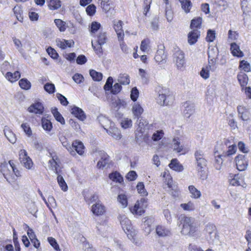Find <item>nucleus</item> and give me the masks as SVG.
<instances>
[{
	"label": "nucleus",
	"instance_id": "obj_1",
	"mask_svg": "<svg viewBox=\"0 0 251 251\" xmlns=\"http://www.w3.org/2000/svg\"><path fill=\"white\" fill-rule=\"evenodd\" d=\"M98 120L107 133L113 138L119 140L122 138V136L119 129L115 127L114 124L111 123L109 119L104 116H100Z\"/></svg>",
	"mask_w": 251,
	"mask_h": 251
},
{
	"label": "nucleus",
	"instance_id": "obj_2",
	"mask_svg": "<svg viewBox=\"0 0 251 251\" xmlns=\"http://www.w3.org/2000/svg\"><path fill=\"white\" fill-rule=\"evenodd\" d=\"M197 225L193 218L185 217L183 220V226L181 231L182 234L194 236L197 230Z\"/></svg>",
	"mask_w": 251,
	"mask_h": 251
},
{
	"label": "nucleus",
	"instance_id": "obj_3",
	"mask_svg": "<svg viewBox=\"0 0 251 251\" xmlns=\"http://www.w3.org/2000/svg\"><path fill=\"white\" fill-rule=\"evenodd\" d=\"M157 102L161 105H168L173 103L174 97L169 89L165 87L159 88L158 91Z\"/></svg>",
	"mask_w": 251,
	"mask_h": 251
},
{
	"label": "nucleus",
	"instance_id": "obj_4",
	"mask_svg": "<svg viewBox=\"0 0 251 251\" xmlns=\"http://www.w3.org/2000/svg\"><path fill=\"white\" fill-rule=\"evenodd\" d=\"M164 178V185H167L168 190L167 191L173 197H176L178 195V189L176 183H174L172 176L169 173L164 172L163 174Z\"/></svg>",
	"mask_w": 251,
	"mask_h": 251
},
{
	"label": "nucleus",
	"instance_id": "obj_5",
	"mask_svg": "<svg viewBox=\"0 0 251 251\" xmlns=\"http://www.w3.org/2000/svg\"><path fill=\"white\" fill-rule=\"evenodd\" d=\"M147 206V199L145 198H142L136 201L133 207L130 208V210L132 214L141 216L145 212V209Z\"/></svg>",
	"mask_w": 251,
	"mask_h": 251
},
{
	"label": "nucleus",
	"instance_id": "obj_6",
	"mask_svg": "<svg viewBox=\"0 0 251 251\" xmlns=\"http://www.w3.org/2000/svg\"><path fill=\"white\" fill-rule=\"evenodd\" d=\"M173 61L177 68L179 70H181L185 65L184 53L178 48H176L174 49Z\"/></svg>",
	"mask_w": 251,
	"mask_h": 251
},
{
	"label": "nucleus",
	"instance_id": "obj_7",
	"mask_svg": "<svg viewBox=\"0 0 251 251\" xmlns=\"http://www.w3.org/2000/svg\"><path fill=\"white\" fill-rule=\"evenodd\" d=\"M119 219L121 226L125 233L127 234L128 236L130 235L131 237H133L136 234V233L131 225L130 221L125 216H120Z\"/></svg>",
	"mask_w": 251,
	"mask_h": 251
},
{
	"label": "nucleus",
	"instance_id": "obj_8",
	"mask_svg": "<svg viewBox=\"0 0 251 251\" xmlns=\"http://www.w3.org/2000/svg\"><path fill=\"white\" fill-rule=\"evenodd\" d=\"M235 161L237 166V169L240 171H244L248 165V160L246 155L239 154L237 155Z\"/></svg>",
	"mask_w": 251,
	"mask_h": 251
},
{
	"label": "nucleus",
	"instance_id": "obj_9",
	"mask_svg": "<svg viewBox=\"0 0 251 251\" xmlns=\"http://www.w3.org/2000/svg\"><path fill=\"white\" fill-rule=\"evenodd\" d=\"M196 169L198 171V175L202 179L206 178V173L204 171L205 167L206 165V160L205 158L200 160H196Z\"/></svg>",
	"mask_w": 251,
	"mask_h": 251
},
{
	"label": "nucleus",
	"instance_id": "obj_10",
	"mask_svg": "<svg viewBox=\"0 0 251 251\" xmlns=\"http://www.w3.org/2000/svg\"><path fill=\"white\" fill-rule=\"evenodd\" d=\"M164 47L161 46V48L157 50L154 56V60L158 64L163 65L167 61V55L165 53Z\"/></svg>",
	"mask_w": 251,
	"mask_h": 251
},
{
	"label": "nucleus",
	"instance_id": "obj_11",
	"mask_svg": "<svg viewBox=\"0 0 251 251\" xmlns=\"http://www.w3.org/2000/svg\"><path fill=\"white\" fill-rule=\"evenodd\" d=\"M219 54V50L216 47L208 48V63L209 64L214 65L216 62V59Z\"/></svg>",
	"mask_w": 251,
	"mask_h": 251
},
{
	"label": "nucleus",
	"instance_id": "obj_12",
	"mask_svg": "<svg viewBox=\"0 0 251 251\" xmlns=\"http://www.w3.org/2000/svg\"><path fill=\"white\" fill-rule=\"evenodd\" d=\"M123 22L121 20L114 21L113 22L114 28L117 33L119 41H123L124 39V33L122 26Z\"/></svg>",
	"mask_w": 251,
	"mask_h": 251
},
{
	"label": "nucleus",
	"instance_id": "obj_13",
	"mask_svg": "<svg viewBox=\"0 0 251 251\" xmlns=\"http://www.w3.org/2000/svg\"><path fill=\"white\" fill-rule=\"evenodd\" d=\"M132 113L134 118L139 119L144 112V109L138 102H135L132 105Z\"/></svg>",
	"mask_w": 251,
	"mask_h": 251
},
{
	"label": "nucleus",
	"instance_id": "obj_14",
	"mask_svg": "<svg viewBox=\"0 0 251 251\" xmlns=\"http://www.w3.org/2000/svg\"><path fill=\"white\" fill-rule=\"evenodd\" d=\"M183 106L184 107L183 113L184 117L187 118H189L195 111L194 104L186 101L183 104Z\"/></svg>",
	"mask_w": 251,
	"mask_h": 251
},
{
	"label": "nucleus",
	"instance_id": "obj_15",
	"mask_svg": "<svg viewBox=\"0 0 251 251\" xmlns=\"http://www.w3.org/2000/svg\"><path fill=\"white\" fill-rule=\"evenodd\" d=\"M71 113L80 121H84L86 119V115L82 109L76 106H73L71 108Z\"/></svg>",
	"mask_w": 251,
	"mask_h": 251
},
{
	"label": "nucleus",
	"instance_id": "obj_16",
	"mask_svg": "<svg viewBox=\"0 0 251 251\" xmlns=\"http://www.w3.org/2000/svg\"><path fill=\"white\" fill-rule=\"evenodd\" d=\"M200 36V32L197 29H193L188 34V42L191 45H194Z\"/></svg>",
	"mask_w": 251,
	"mask_h": 251
},
{
	"label": "nucleus",
	"instance_id": "obj_17",
	"mask_svg": "<svg viewBox=\"0 0 251 251\" xmlns=\"http://www.w3.org/2000/svg\"><path fill=\"white\" fill-rule=\"evenodd\" d=\"M92 212L97 216L101 215L105 211V207L99 201L92 206Z\"/></svg>",
	"mask_w": 251,
	"mask_h": 251
},
{
	"label": "nucleus",
	"instance_id": "obj_18",
	"mask_svg": "<svg viewBox=\"0 0 251 251\" xmlns=\"http://www.w3.org/2000/svg\"><path fill=\"white\" fill-rule=\"evenodd\" d=\"M44 109L43 105L41 103L36 102L29 107L28 110L30 113L42 114L43 113Z\"/></svg>",
	"mask_w": 251,
	"mask_h": 251
},
{
	"label": "nucleus",
	"instance_id": "obj_19",
	"mask_svg": "<svg viewBox=\"0 0 251 251\" xmlns=\"http://www.w3.org/2000/svg\"><path fill=\"white\" fill-rule=\"evenodd\" d=\"M99 154L100 159L97 163V166L99 168H102L105 166L108 161V155L104 151H100Z\"/></svg>",
	"mask_w": 251,
	"mask_h": 251
},
{
	"label": "nucleus",
	"instance_id": "obj_20",
	"mask_svg": "<svg viewBox=\"0 0 251 251\" xmlns=\"http://www.w3.org/2000/svg\"><path fill=\"white\" fill-rule=\"evenodd\" d=\"M156 234L159 237H165L171 235V232L169 229L162 226H158L156 227Z\"/></svg>",
	"mask_w": 251,
	"mask_h": 251
},
{
	"label": "nucleus",
	"instance_id": "obj_21",
	"mask_svg": "<svg viewBox=\"0 0 251 251\" xmlns=\"http://www.w3.org/2000/svg\"><path fill=\"white\" fill-rule=\"evenodd\" d=\"M71 151L75 150V151L79 155H82L84 152V145L81 142L75 141L74 142L71 146Z\"/></svg>",
	"mask_w": 251,
	"mask_h": 251
},
{
	"label": "nucleus",
	"instance_id": "obj_22",
	"mask_svg": "<svg viewBox=\"0 0 251 251\" xmlns=\"http://www.w3.org/2000/svg\"><path fill=\"white\" fill-rule=\"evenodd\" d=\"M93 37L96 38V43H99V45H104L107 39L106 32L102 30H100Z\"/></svg>",
	"mask_w": 251,
	"mask_h": 251
},
{
	"label": "nucleus",
	"instance_id": "obj_23",
	"mask_svg": "<svg viewBox=\"0 0 251 251\" xmlns=\"http://www.w3.org/2000/svg\"><path fill=\"white\" fill-rule=\"evenodd\" d=\"M172 146L174 151L177 153L182 152L184 151V146L181 144L180 139L178 138L173 139Z\"/></svg>",
	"mask_w": 251,
	"mask_h": 251
},
{
	"label": "nucleus",
	"instance_id": "obj_24",
	"mask_svg": "<svg viewBox=\"0 0 251 251\" xmlns=\"http://www.w3.org/2000/svg\"><path fill=\"white\" fill-rule=\"evenodd\" d=\"M57 46L62 49H65L67 47H71L72 43L74 44V42L72 40H66L65 39H57L56 41Z\"/></svg>",
	"mask_w": 251,
	"mask_h": 251
},
{
	"label": "nucleus",
	"instance_id": "obj_25",
	"mask_svg": "<svg viewBox=\"0 0 251 251\" xmlns=\"http://www.w3.org/2000/svg\"><path fill=\"white\" fill-rule=\"evenodd\" d=\"M59 140L63 146L72 155H75V151H71L72 150L71 146L65 136L61 135L59 137Z\"/></svg>",
	"mask_w": 251,
	"mask_h": 251
},
{
	"label": "nucleus",
	"instance_id": "obj_26",
	"mask_svg": "<svg viewBox=\"0 0 251 251\" xmlns=\"http://www.w3.org/2000/svg\"><path fill=\"white\" fill-rule=\"evenodd\" d=\"M169 166L171 169L175 171L181 172L183 170V166L179 163L176 159H172Z\"/></svg>",
	"mask_w": 251,
	"mask_h": 251
},
{
	"label": "nucleus",
	"instance_id": "obj_27",
	"mask_svg": "<svg viewBox=\"0 0 251 251\" xmlns=\"http://www.w3.org/2000/svg\"><path fill=\"white\" fill-rule=\"evenodd\" d=\"M21 76V74L19 71H16L14 73L7 72L5 75V77L11 82H14L18 80Z\"/></svg>",
	"mask_w": 251,
	"mask_h": 251
},
{
	"label": "nucleus",
	"instance_id": "obj_28",
	"mask_svg": "<svg viewBox=\"0 0 251 251\" xmlns=\"http://www.w3.org/2000/svg\"><path fill=\"white\" fill-rule=\"evenodd\" d=\"M180 3L181 8L184 10L185 13L190 12L192 7V3L190 0H178Z\"/></svg>",
	"mask_w": 251,
	"mask_h": 251
},
{
	"label": "nucleus",
	"instance_id": "obj_29",
	"mask_svg": "<svg viewBox=\"0 0 251 251\" xmlns=\"http://www.w3.org/2000/svg\"><path fill=\"white\" fill-rule=\"evenodd\" d=\"M109 178L113 181L121 183L123 182L124 179L121 174L118 172H114L109 175Z\"/></svg>",
	"mask_w": 251,
	"mask_h": 251
},
{
	"label": "nucleus",
	"instance_id": "obj_30",
	"mask_svg": "<svg viewBox=\"0 0 251 251\" xmlns=\"http://www.w3.org/2000/svg\"><path fill=\"white\" fill-rule=\"evenodd\" d=\"M4 132L5 137L11 143L13 144L16 143L17 140L16 135L11 130L5 128Z\"/></svg>",
	"mask_w": 251,
	"mask_h": 251
},
{
	"label": "nucleus",
	"instance_id": "obj_31",
	"mask_svg": "<svg viewBox=\"0 0 251 251\" xmlns=\"http://www.w3.org/2000/svg\"><path fill=\"white\" fill-rule=\"evenodd\" d=\"M230 184L232 186H243L244 183L243 177L239 175H235L234 177L230 180Z\"/></svg>",
	"mask_w": 251,
	"mask_h": 251
},
{
	"label": "nucleus",
	"instance_id": "obj_32",
	"mask_svg": "<svg viewBox=\"0 0 251 251\" xmlns=\"http://www.w3.org/2000/svg\"><path fill=\"white\" fill-rule=\"evenodd\" d=\"M230 50L233 55L237 57H242L243 56V53L241 51L239 47L236 43L231 44Z\"/></svg>",
	"mask_w": 251,
	"mask_h": 251
},
{
	"label": "nucleus",
	"instance_id": "obj_33",
	"mask_svg": "<svg viewBox=\"0 0 251 251\" xmlns=\"http://www.w3.org/2000/svg\"><path fill=\"white\" fill-rule=\"evenodd\" d=\"M237 78L241 86H245L248 84V77L244 73L240 72L237 75Z\"/></svg>",
	"mask_w": 251,
	"mask_h": 251
},
{
	"label": "nucleus",
	"instance_id": "obj_34",
	"mask_svg": "<svg viewBox=\"0 0 251 251\" xmlns=\"http://www.w3.org/2000/svg\"><path fill=\"white\" fill-rule=\"evenodd\" d=\"M51 112L57 121L60 122L62 125H64L65 124L64 118L58 111V110L56 107H54L51 109Z\"/></svg>",
	"mask_w": 251,
	"mask_h": 251
},
{
	"label": "nucleus",
	"instance_id": "obj_35",
	"mask_svg": "<svg viewBox=\"0 0 251 251\" xmlns=\"http://www.w3.org/2000/svg\"><path fill=\"white\" fill-rule=\"evenodd\" d=\"M48 3V6L50 10L57 9L61 7V1L60 0H47Z\"/></svg>",
	"mask_w": 251,
	"mask_h": 251
},
{
	"label": "nucleus",
	"instance_id": "obj_36",
	"mask_svg": "<svg viewBox=\"0 0 251 251\" xmlns=\"http://www.w3.org/2000/svg\"><path fill=\"white\" fill-rule=\"evenodd\" d=\"M101 25L97 22H93L91 25V29L90 30L91 36H95L97 33L99 32L100 30Z\"/></svg>",
	"mask_w": 251,
	"mask_h": 251
},
{
	"label": "nucleus",
	"instance_id": "obj_37",
	"mask_svg": "<svg viewBox=\"0 0 251 251\" xmlns=\"http://www.w3.org/2000/svg\"><path fill=\"white\" fill-rule=\"evenodd\" d=\"M189 191L191 194V197L194 199L200 198L201 196V192L194 186L190 185L188 187Z\"/></svg>",
	"mask_w": 251,
	"mask_h": 251
},
{
	"label": "nucleus",
	"instance_id": "obj_38",
	"mask_svg": "<svg viewBox=\"0 0 251 251\" xmlns=\"http://www.w3.org/2000/svg\"><path fill=\"white\" fill-rule=\"evenodd\" d=\"M19 84L22 89L26 90L30 89L31 86V83L26 78L20 79L19 82Z\"/></svg>",
	"mask_w": 251,
	"mask_h": 251
},
{
	"label": "nucleus",
	"instance_id": "obj_39",
	"mask_svg": "<svg viewBox=\"0 0 251 251\" xmlns=\"http://www.w3.org/2000/svg\"><path fill=\"white\" fill-rule=\"evenodd\" d=\"M118 81L119 83L123 85H127L130 82L129 75L127 74H120L119 76Z\"/></svg>",
	"mask_w": 251,
	"mask_h": 251
},
{
	"label": "nucleus",
	"instance_id": "obj_40",
	"mask_svg": "<svg viewBox=\"0 0 251 251\" xmlns=\"http://www.w3.org/2000/svg\"><path fill=\"white\" fill-rule=\"evenodd\" d=\"M54 23L60 32H64L66 29L67 25L66 23L61 19H55Z\"/></svg>",
	"mask_w": 251,
	"mask_h": 251
},
{
	"label": "nucleus",
	"instance_id": "obj_41",
	"mask_svg": "<svg viewBox=\"0 0 251 251\" xmlns=\"http://www.w3.org/2000/svg\"><path fill=\"white\" fill-rule=\"evenodd\" d=\"M57 180L61 189L64 192L67 191L68 190V186L63 176L61 175H58Z\"/></svg>",
	"mask_w": 251,
	"mask_h": 251
},
{
	"label": "nucleus",
	"instance_id": "obj_42",
	"mask_svg": "<svg viewBox=\"0 0 251 251\" xmlns=\"http://www.w3.org/2000/svg\"><path fill=\"white\" fill-rule=\"evenodd\" d=\"M202 19L201 17H197L192 20L190 25L191 29L194 28H200L202 23Z\"/></svg>",
	"mask_w": 251,
	"mask_h": 251
},
{
	"label": "nucleus",
	"instance_id": "obj_43",
	"mask_svg": "<svg viewBox=\"0 0 251 251\" xmlns=\"http://www.w3.org/2000/svg\"><path fill=\"white\" fill-rule=\"evenodd\" d=\"M90 75L94 81H100L102 78V74L94 70L90 71Z\"/></svg>",
	"mask_w": 251,
	"mask_h": 251
},
{
	"label": "nucleus",
	"instance_id": "obj_44",
	"mask_svg": "<svg viewBox=\"0 0 251 251\" xmlns=\"http://www.w3.org/2000/svg\"><path fill=\"white\" fill-rule=\"evenodd\" d=\"M143 222L144 223L143 225L145 228V231L147 233H149L151 230L150 226L152 224V219L149 217H145L143 219Z\"/></svg>",
	"mask_w": 251,
	"mask_h": 251
},
{
	"label": "nucleus",
	"instance_id": "obj_45",
	"mask_svg": "<svg viewBox=\"0 0 251 251\" xmlns=\"http://www.w3.org/2000/svg\"><path fill=\"white\" fill-rule=\"evenodd\" d=\"M136 188L139 194L142 196H146L148 195V193L145 188V186L142 182H139L138 183Z\"/></svg>",
	"mask_w": 251,
	"mask_h": 251
},
{
	"label": "nucleus",
	"instance_id": "obj_46",
	"mask_svg": "<svg viewBox=\"0 0 251 251\" xmlns=\"http://www.w3.org/2000/svg\"><path fill=\"white\" fill-rule=\"evenodd\" d=\"M222 157H225L224 154L222 155L217 154V152H215V167L217 169L219 170L221 168V165L223 163V158Z\"/></svg>",
	"mask_w": 251,
	"mask_h": 251
},
{
	"label": "nucleus",
	"instance_id": "obj_47",
	"mask_svg": "<svg viewBox=\"0 0 251 251\" xmlns=\"http://www.w3.org/2000/svg\"><path fill=\"white\" fill-rule=\"evenodd\" d=\"M121 125L123 128H128L132 126V121L130 119L124 118L121 120Z\"/></svg>",
	"mask_w": 251,
	"mask_h": 251
},
{
	"label": "nucleus",
	"instance_id": "obj_48",
	"mask_svg": "<svg viewBox=\"0 0 251 251\" xmlns=\"http://www.w3.org/2000/svg\"><path fill=\"white\" fill-rule=\"evenodd\" d=\"M211 65L209 64L205 68H203L200 72L201 76L204 79H207L209 77V70L211 69Z\"/></svg>",
	"mask_w": 251,
	"mask_h": 251
},
{
	"label": "nucleus",
	"instance_id": "obj_49",
	"mask_svg": "<svg viewBox=\"0 0 251 251\" xmlns=\"http://www.w3.org/2000/svg\"><path fill=\"white\" fill-rule=\"evenodd\" d=\"M216 226L213 224L208 223L205 226L204 231L205 234L210 236L216 230Z\"/></svg>",
	"mask_w": 251,
	"mask_h": 251
},
{
	"label": "nucleus",
	"instance_id": "obj_50",
	"mask_svg": "<svg viewBox=\"0 0 251 251\" xmlns=\"http://www.w3.org/2000/svg\"><path fill=\"white\" fill-rule=\"evenodd\" d=\"M42 125L44 129L47 131H50L52 128L51 123L48 119H43L42 120Z\"/></svg>",
	"mask_w": 251,
	"mask_h": 251
},
{
	"label": "nucleus",
	"instance_id": "obj_51",
	"mask_svg": "<svg viewBox=\"0 0 251 251\" xmlns=\"http://www.w3.org/2000/svg\"><path fill=\"white\" fill-rule=\"evenodd\" d=\"M100 3V6L105 12L108 11L110 9V0H98Z\"/></svg>",
	"mask_w": 251,
	"mask_h": 251
},
{
	"label": "nucleus",
	"instance_id": "obj_52",
	"mask_svg": "<svg viewBox=\"0 0 251 251\" xmlns=\"http://www.w3.org/2000/svg\"><path fill=\"white\" fill-rule=\"evenodd\" d=\"M239 68L246 72H249L251 71V65L250 63L244 60L240 61Z\"/></svg>",
	"mask_w": 251,
	"mask_h": 251
},
{
	"label": "nucleus",
	"instance_id": "obj_53",
	"mask_svg": "<svg viewBox=\"0 0 251 251\" xmlns=\"http://www.w3.org/2000/svg\"><path fill=\"white\" fill-rule=\"evenodd\" d=\"M180 207L184 210L193 211L195 209V206L194 202L190 201L187 203H182Z\"/></svg>",
	"mask_w": 251,
	"mask_h": 251
},
{
	"label": "nucleus",
	"instance_id": "obj_54",
	"mask_svg": "<svg viewBox=\"0 0 251 251\" xmlns=\"http://www.w3.org/2000/svg\"><path fill=\"white\" fill-rule=\"evenodd\" d=\"M118 201L121 204L123 207L125 208L127 205V199L125 194H119L117 198Z\"/></svg>",
	"mask_w": 251,
	"mask_h": 251
},
{
	"label": "nucleus",
	"instance_id": "obj_55",
	"mask_svg": "<svg viewBox=\"0 0 251 251\" xmlns=\"http://www.w3.org/2000/svg\"><path fill=\"white\" fill-rule=\"evenodd\" d=\"M137 123L138 125V128H137V130H139V131L141 132H143V129H144L145 126H147L148 124L147 121L143 119L141 117H140L139 119H137Z\"/></svg>",
	"mask_w": 251,
	"mask_h": 251
},
{
	"label": "nucleus",
	"instance_id": "obj_56",
	"mask_svg": "<svg viewBox=\"0 0 251 251\" xmlns=\"http://www.w3.org/2000/svg\"><path fill=\"white\" fill-rule=\"evenodd\" d=\"M48 241L50 243V244L53 248V249L56 251H60V249L59 248V246L55 238L50 237L48 238Z\"/></svg>",
	"mask_w": 251,
	"mask_h": 251
},
{
	"label": "nucleus",
	"instance_id": "obj_57",
	"mask_svg": "<svg viewBox=\"0 0 251 251\" xmlns=\"http://www.w3.org/2000/svg\"><path fill=\"white\" fill-rule=\"evenodd\" d=\"M45 203L50 210H51V207H55L56 206V201L52 196H50L48 198L47 203Z\"/></svg>",
	"mask_w": 251,
	"mask_h": 251
},
{
	"label": "nucleus",
	"instance_id": "obj_58",
	"mask_svg": "<svg viewBox=\"0 0 251 251\" xmlns=\"http://www.w3.org/2000/svg\"><path fill=\"white\" fill-rule=\"evenodd\" d=\"M236 151V146L235 145H232L231 146H229L228 148V150L224 152L223 153L225 157L229 156L233 154H234Z\"/></svg>",
	"mask_w": 251,
	"mask_h": 251
},
{
	"label": "nucleus",
	"instance_id": "obj_59",
	"mask_svg": "<svg viewBox=\"0 0 251 251\" xmlns=\"http://www.w3.org/2000/svg\"><path fill=\"white\" fill-rule=\"evenodd\" d=\"M21 127L27 136L30 137L31 136L32 130L29 125L27 123L22 124Z\"/></svg>",
	"mask_w": 251,
	"mask_h": 251
},
{
	"label": "nucleus",
	"instance_id": "obj_60",
	"mask_svg": "<svg viewBox=\"0 0 251 251\" xmlns=\"http://www.w3.org/2000/svg\"><path fill=\"white\" fill-rule=\"evenodd\" d=\"M45 90L49 94H53L55 92V86L52 83H47L44 86Z\"/></svg>",
	"mask_w": 251,
	"mask_h": 251
},
{
	"label": "nucleus",
	"instance_id": "obj_61",
	"mask_svg": "<svg viewBox=\"0 0 251 251\" xmlns=\"http://www.w3.org/2000/svg\"><path fill=\"white\" fill-rule=\"evenodd\" d=\"M152 0H143V9L144 14L147 15L148 12L149 11L151 3Z\"/></svg>",
	"mask_w": 251,
	"mask_h": 251
},
{
	"label": "nucleus",
	"instance_id": "obj_62",
	"mask_svg": "<svg viewBox=\"0 0 251 251\" xmlns=\"http://www.w3.org/2000/svg\"><path fill=\"white\" fill-rule=\"evenodd\" d=\"M139 91L137 88L135 87H133L130 93V98L131 99L134 101V102H136L139 97Z\"/></svg>",
	"mask_w": 251,
	"mask_h": 251
},
{
	"label": "nucleus",
	"instance_id": "obj_63",
	"mask_svg": "<svg viewBox=\"0 0 251 251\" xmlns=\"http://www.w3.org/2000/svg\"><path fill=\"white\" fill-rule=\"evenodd\" d=\"M163 135L164 132L163 130H157L153 134L152 139L155 141H159L163 137Z\"/></svg>",
	"mask_w": 251,
	"mask_h": 251
},
{
	"label": "nucleus",
	"instance_id": "obj_64",
	"mask_svg": "<svg viewBox=\"0 0 251 251\" xmlns=\"http://www.w3.org/2000/svg\"><path fill=\"white\" fill-rule=\"evenodd\" d=\"M21 163L23 166L27 169H30L33 166V162L30 157H27L26 159L23 160Z\"/></svg>",
	"mask_w": 251,
	"mask_h": 251
}]
</instances>
